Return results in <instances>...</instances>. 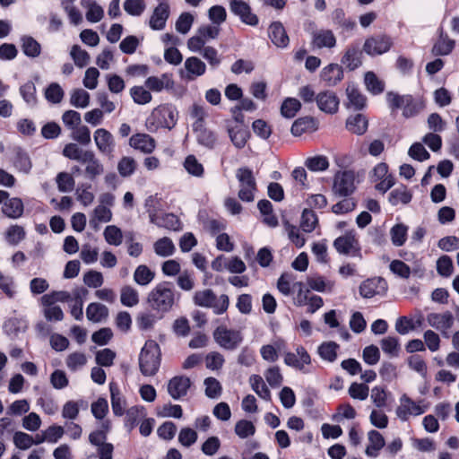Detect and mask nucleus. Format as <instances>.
Listing matches in <instances>:
<instances>
[{
	"label": "nucleus",
	"mask_w": 459,
	"mask_h": 459,
	"mask_svg": "<svg viewBox=\"0 0 459 459\" xmlns=\"http://www.w3.org/2000/svg\"><path fill=\"white\" fill-rule=\"evenodd\" d=\"M284 363L298 370L307 372L306 366L311 364V358L303 346H298L295 352H286L284 355Z\"/></svg>",
	"instance_id": "16"
},
{
	"label": "nucleus",
	"mask_w": 459,
	"mask_h": 459,
	"mask_svg": "<svg viewBox=\"0 0 459 459\" xmlns=\"http://www.w3.org/2000/svg\"><path fill=\"white\" fill-rule=\"evenodd\" d=\"M249 384L252 390L262 399L269 401L271 399V392L264 384V379L259 375H252L249 377Z\"/></svg>",
	"instance_id": "40"
},
{
	"label": "nucleus",
	"mask_w": 459,
	"mask_h": 459,
	"mask_svg": "<svg viewBox=\"0 0 459 459\" xmlns=\"http://www.w3.org/2000/svg\"><path fill=\"white\" fill-rule=\"evenodd\" d=\"M318 108L328 114H334L339 108V99L333 91H325L316 97Z\"/></svg>",
	"instance_id": "22"
},
{
	"label": "nucleus",
	"mask_w": 459,
	"mask_h": 459,
	"mask_svg": "<svg viewBox=\"0 0 459 459\" xmlns=\"http://www.w3.org/2000/svg\"><path fill=\"white\" fill-rule=\"evenodd\" d=\"M23 203L20 198H8L4 202L3 212L9 218L18 219L23 213Z\"/></svg>",
	"instance_id": "35"
},
{
	"label": "nucleus",
	"mask_w": 459,
	"mask_h": 459,
	"mask_svg": "<svg viewBox=\"0 0 459 459\" xmlns=\"http://www.w3.org/2000/svg\"><path fill=\"white\" fill-rule=\"evenodd\" d=\"M147 301L154 310L168 312L175 303V290L169 282L159 283L148 294Z\"/></svg>",
	"instance_id": "1"
},
{
	"label": "nucleus",
	"mask_w": 459,
	"mask_h": 459,
	"mask_svg": "<svg viewBox=\"0 0 459 459\" xmlns=\"http://www.w3.org/2000/svg\"><path fill=\"white\" fill-rule=\"evenodd\" d=\"M339 345L334 342H323L317 350L320 358L328 362H333L337 358Z\"/></svg>",
	"instance_id": "48"
},
{
	"label": "nucleus",
	"mask_w": 459,
	"mask_h": 459,
	"mask_svg": "<svg viewBox=\"0 0 459 459\" xmlns=\"http://www.w3.org/2000/svg\"><path fill=\"white\" fill-rule=\"evenodd\" d=\"M70 103L75 108H84L90 103V94L82 89H75L71 94Z\"/></svg>",
	"instance_id": "64"
},
{
	"label": "nucleus",
	"mask_w": 459,
	"mask_h": 459,
	"mask_svg": "<svg viewBox=\"0 0 459 459\" xmlns=\"http://www.w3.org/2000/svg\"><path fill=\"white\" fill-rule=\"evenodd\" d=\"M333 246L341 255L353 257L361 255L358 235L354 230H349L345 234L335 238Z\"/></svg>",
	"instance_id": "6"
},
{
	"label": "nucleus",
	"mask_w": 459,
	"mask_h": 459,
	"mask_svg": "<svg viewBox=\"0 0 459 459\" xmlns=\"http://www.w3.org/2000/svg\"><path fill=\"white\" fill-rule=\"evenodd\" d=\"M112 215L110 208L97 205L91 215L90 226L94 230H98L100 223H107L112 220Z\"/></svg>",
	"instance_id": "30"
},
{
	"label": "nucleus",
	"mask_w": 459,
	"mask_h": 459,
	"mask_svg": "<svg viewBox=\"0 0 459 459\" xmlns=\"http://www.w3.org/2000/svg\"><path fill=\"white\" fill-rule=\"evenodd\" d=\"M213 338L219 346L229 351L237 349L243 341L239 330L229 329L224 325H220L214 330Z\"/></svg>",
	"instance_id": "7"
},
{
	"label": "nucleus",
	"mask_w": 459,
	"mask_h": 459,
	"mask_svg": "<svg viewBox=\"0 0 459 459\" xmlns=\"http://www.w3.org/2000/svg\"><path fill=\"white\" fill-rule=\"evenodd\" d=\"M388 395L385 387L377 385L371 389L370 399L377 408L382 409L387 406Z\"/></svg>",
	"instance_id": "55"
},
{
	"label": "nucleus",
	"mask_w": 459,
	"mask_h": 459,
	"mask_svg": "<svg viewBox=\"0 0 459 459\" xmlns=\"http://www.w3.org/2000/svg\"><path fill=\"white\" fill-rule=\"evenodd\" d=\"M236 178L239 182V199L243 202H252L256 190L255 179L252 170L247 168H240L236 172Z\"/></svg>",
	"instance_id": "8"
},
{
	"label": "nucleus",
	"mask_w": 459,
	"mask_h": 459,
	"mask_svg": "<svg viewBox=\"0 0 459 459\" xmlns=\"http://www.w3.org/2000/svg\"><path fill=\"white\" fill-rule=\"evenodd\" d=\"M28 323L23 318L12 317L4 322L3 330L7 335H16L27 329Z\"/></svg>",
	"instance_id": "41"
},
{
	"label": "nucleus",
	"mask_w": 459,
	"mask_h": 459,
	"mask_svg": "<svg viewBox=\"0 0 459 459\" xmlns=\"http://www.w3.org/2000/svg\"><path fill=\"white\" fill-rule=\"evenodd\" d=\"M427 322L429 326L439 331L444 337H448V331L455 323V317L450 311L442 313H429L427 316Z\"/></svg>",
	"instance_id": "12"
},
{
	"label": "nucleus",
	"mask_w": 459,
	"mask_h": 459,
	"mask_svg": "<svg viewBox=\"0 0 459 459\" xmlns=\"http://www.w3.org/2000/svg\"><path fill=\"white\" fill-rule=\"evenodd\" d=\"M407 231H408L407 226H405L402 223L395 224L390 230V236H391L392 243L395 247L403 246L407 239Z\"/></svg>",
	"instance_id": "58"
},
{
	"label": "nucleus",
	"mask_w": 459,
	"mask_h": 459,
	"mask_svg": "<svg viewBox=\"0 0 459 459\" xmlns=\"http://www.w3.org/2000/svg\"><path fill=\"white\" fill-rule=\"evenodd\" d=\"M110 396H111V407L113 413L116 416H122L126 411V399L121 394L120 389L117 383L111 382L109 384Z\"/></svg>",
	"instance_id": "28"
},
{
	"label": "nucleus",
	"mask_w": 459,
	"mask_h": 459,
	"mask_svg": "<svg viewBox=\"0 0 459 459\" xmlns=\"http://www.w3.org/2000/svg\"><path fill=\"white\" fill-rule=\"evenodd\" d=\"M82 164L85 165V177L91 180H94L97 177L102 175L104 172L103 164L96 157L92 151L84 160V161L82 162Z\"/></svg>",
	"instance_id": "26"
},
{
	"label": "nucleus",
	"mask_w": 459,
	"mask_h": 459,
	"mask_svg": "<svg viewBox=\"0 0 459 459\" xmlns=\"http://www.w3.org/2000/svg\"><path fill=\"white\" fill-rule=\"evenodd\" d=\"M111 428V424L109 420H104L100 424V428L95 431H92L89 435V442L94 446H98L107 442V435L109 432Z\"/></svg>",
	"instance_id": "39"
},
{
	"label": "nucleus",
	"mask_w": 459,
	"mask_h": 459,
	"mask_svg": "<svg viewBox=\"0 0 459 459\" xmlns=\"http://www.w3.org/2000/svg\"><path fill=\"white\" fill-rule=\"evenodd\" d=\"M120 301L126 307L136 306L139 303L138 291L132 286H124L120 292Z\"/></svg>",
	"instance_id": "50"
},
{
	"label": "nucleus",
	"mask_w": 459,
	"mask_h": 459,
	"mask_svg": "<svg viewBox=\"0 0 459 459\" xmlns=\"http://www.w3.org/2000/svg\"><path fill=\"white\" fill-rule=\"evenodd\" d=\"M36 86L32 82H27L20 87V93L23 100L30 107L37 104Z\"/></svg>",
	"instance_id": "63"
},
{
	"label": "nucleus",
	"mask_w": 459,
	"mask_h": 459,
	"mask_svg": "<svg viewBox=\"0 0 459 459\" xmlns=\"http://www.w3.org/2000/svg\"><path fill=\"white\" fill-rule=\"evenodd\" d=\"M318 219L312 210L305 209L302 212L300 227L303 231L310 233L317 225Z\"/></svg>",
	"instance_id": "62"
},
{
	"label": "nucleus",
	"mask_w": 459,
	"mask_h": 459,
	"mask_svg": "<svg viewBox=\"0 0 459 459\" xmlns=\"http://www.w3.org/2000/svg\"><path fill=\"white\" fill-rule=\"evenodd\" d=\"M386 290L387 283L381 277L367 279L359 285V294L365 299L385 293Z\"/></svg>",
	"instance_id": "18"
},
{
	"label": "nucleus",
	"mask_w": 459,
	"mask_h": 459,
	"mask_svg": "<svg viewBox=\"0 0 459 459\" xmlns=\"http://www.w3.org/2000/svg\"><path fill=\"white\" fill-rule=\"evenodd\" d=\"M346 127L353 134H362L368 128V120L361 114H357L347 119Z\"/></svg>",
	"instance_id": "43"
},
{
	"label": "nucleus",
	"mask_w": 459,
	"mask_h": 459,
	"mask_svg": "<svg viewBox=\"0 0 459 459\" xmlns=\"http://www.w3.org/2000/svg\"><path fill=\"white\" fill-rule=\"evenodd\" d=\"M145 86L150 91L160 92L163 90H171L174 87V81L171 74H163L160 76L148 77Z\"/></svg>",
	"instance_id": "24"
},
{
	"label": "nucleus",
	"mask_w": 459,
	"mask_h": 459,
	"mask_svg": "<svg viewBox=\"0 0 459 459\" xmlns=\"http://www.w3.org/2000/svg\"><path fill=\"white\" fill-rule=\"evenodd\" d=\"M387 102L392 109L402 108L405 117L416 116L422 108L421 103L416 101L411 95H398L394 92L386 94Z\"/></svg>",
	"instance_id": "5"
},
{
	"label": "nucleus",
	"mask_w": 459,
	"mask_h": 459,
	"mask_svg": "<svg viewBox=\"0 0 459 459\" xmlns=\"http://www.w3.org/2000/svg\"><path fill=\"white\" fill-rule=\"evenodd\" d=\"M355 190V174L351 170L338 171L333 178V192L341 197L351 195Z\"/></svg>",
	"instance_id": "10"
},
{
	"label": "nucleus",
	"mask_w": 459,
	"mask_h": 459,
	"mask_svg": "<svg viewBox=\"0 0 459 459\" xmlns=\"http://www.w3.org/2000/svg\"><path fill=\"white\" fill-rule=\"evenodd\" d=\"M300 108L301 104L299 100L295 98H287L282 102L281 113L284 117L292 118L296 116Z\"/></svg>",
	"instance_id": "61"
},
{
	"label": "nucleus",
	"mask_w": 459,
	"mask_h": 459,
	"mask_svg": "<svg viewBox=\"0 0 459 459\" xmlns=\"http://www.w3.org/2000/svg\"><path fill=\"white\" fill-rule=\"evenodd\" d=\"M194 302L204 307H211L217 315L223 314L229 307L230 300L226 294L217 297L212 290L206 289L195 293Z\"/></svg>",
	"instance_id": "4"
},
{
	"label": "nucleus",
	"mask_w": 459,
	"mask_h": 459,
	"mask_svg": "<svg viewBox=\"0 0 459 459\" xmlns=\"http://www.w3.org/2000/svg\"><path fill=\"white\" fill-rule=\"evenodd\" d=\"M94 143L98 151L106 156H112L115 148L116 142L112 134L105 128H99L93 134Z\"/></svg>",
	"instance_id": "15"
},
{
	"label": "nucleus",
	"mask_w": 459,
	"mask_h": 459,
	"mask_svg": "<svg viewBox=\"0 0 459 459\" xmlns=\"http://www.w3.org/2000/svg\"><path fill=\"white\" fill-rule=\"evenodd\" d=\"M154 272L144 264L137 266L134 273V281L141 286H146L151 283L154 279Z\"/></svg>",
	"instance_id": "47"
},
{
	"label": "nucleus",
	"mask_w": 459,
	"mask_h": 459,
	"mask_svg": "<svg viewBox=\"0 0 459 459\" xmlns=\"http://www.w3.org/2000/svg\"><path fill=\"white\" fill-rule=\"evenodd\" d=\"M371 180L376 184L377 190L385 193L394 185V179L388 173V166L385 163H378L372 170Z\"/></svg>",
	"instance_id": "11"
},
{
	"label": "nucleus",
	"mask_w": 459,
	"mask_h": 459,
	"mask_svg": "<svg viewBox=\"0 0 459 459\" xmlns=\"http://www.w3.org/2000/svg\"><path fill=\"white\" fill-rule=\"evenodd\" d=\"M206 72V65L196 56H190L185 60L184 68L179 71L182 80L194 81L204 75Z\"/></svg>",
	"instance_id": "13"
},
{
	"label": "nucleus",
	"mask_w": 459,
	"mask_h": 459,
	"mask_svg": "<svg viewBox=\"0 0 459 459\" xmlns=\"http://www.w3.org/2000/svg\"><path fill=\"white\" fill-rule=\"evenodd\" d=\"M455 47V41L446 35H441L432 48L434 56H446L452 52Z\"/></svg>",
	"instance_id": "46"
},
{
	"label": "nucleus",
	"mask_w": 459,
	"mask_h": 459,
	"mask_svg": "<svg viewBox=\"0 0 459 459\" xmlns=\"http://www.w3.org/2000/svg\"><path fill=\"white\" fill-rule=\"evenodd\" d=\"M348 107L356 110L362 109L366 105V97L354 84H349L346 89Z\"/></svg>",
	"instance_id": "37"
},
{
	"label": "nucleus",
	"mask_w": 459,
	"mask_h": 459,
	"mask_svg": "<svg viewBox=\"0 0 459 459\" xmlns=\"http://www.w3.org/2000/svg\"><path fill=\"white\" fill-rule=\"evenodd\" d=\"M364 82L367 90L375 95L383 92L385 89L384 82L373 72L365 74Z\"/></svg>",
	"instance_id": "56"
},
{
	"label": "nucleus",
	"mask_w": 459,
	"mask_h": 459,
	"mask_svg": "<svg viewBox=\"0 0 459 459\" xmlns=\"http://www.w3.org/2000/svg\"><path fill=\"white\" fill-rule=\"evenodd\" d=\"M178 120V111L170 105L160 106L152 110L147 117L145 126L149 132H156L159 128L174 127Z\"/></svg>",
	"instance_id": "2"
},
{
	"label": "nucleus",
	"mask_w": 459,
	"mask_h": 459,
	"mask_svg": "<svg viewBox=\"0 0 459 459\" xmlns=\"http://www.w3.org/2000/svg\"><path fill=\"white\" fill-rule=\"evenodd\" d=\"M151 221L159 227H164L172 230H180V221L178 217L172 213L162 214L161 216L150 212Z\"/></svg>",
	"instance_id": "31"
},
{
	"label": "nucleus",
	"mask_w": 459,
	"mask_h": 459,
	"mask_svg": "<svg viewBox=\"0 0 459 459\" xmlns=\"http://www.w3.org/2000/svg\"><path fill=\"white\" fill-rule=\"evenodd\" d=\"M191 386L190 378L185 376H176L168 383V393L174 400H179L187 394Z\"/></svg>",
	"instance_id": "19"
},
{
	"label": "nucleus",
	"mask_w": 459,
	"mask_h": 459,
	"mask_svg": "<svg viewBox=\"0 0 459 459\" xmlns=\"http://www.w3.org/2000/svg\"><path fill=\"white\" fill-rule=\"evenodd\" d=\"M108 307L98 302H92L88 305L86 308V316L88 320L99 323L108 317Z\"/></svg>",
	"instance_id": "38"
},
{
	"label": "nucleus",
	"mask_w": 459,
	"mask_h": 459,
	"mask_svg": "<svg viewBox=\"0 0 459 459\" xmlns=\"http://www.w3.org/2000/svg\"><path fill=\"white\" fill-rule=\"evenodd\" d=\"M88 359L85 353L74 351L70 353L65 359V365L70 371L76 372L82 369L87 364Z\"/></svg>",
	"instance_id": "45"
},
{
	"label": "nucleus",
	"mask_w": 459,
	"mask_h": 459,
	"mask_svg": "<svg viewBox=\"0 0 459 459\" xmlns=\"http://www.w3.org/2000/svg\"><path fill=\"white\" fill-rule=\"evenodd\" d=\"M311 45L316 49H330L336 46V38L331 30H316L312 33Z\"/></svg>",
	"instance_id": "21"
},
{
	"label": "nucleus",
	"mask_w": 459,
	"mask_h": 459,
	"mask_svg": "<svg viewBox=\"0 0 459 459\" xmlns=\"http://www.w3.org/2000/svg\"><path fill=\"white\" fill-rule=\"evenodd\" d=\"M316 129V121L313 117H305L297 119L291 126V134L295 136H299L303 133L307 131H313Z\"/></svg>",
	"instance_id": "44"
},
{
	"label": "nucleus",
	"mask_w": 459,
	"mask_h": 459,
	"mask_svg": "<svg viewBox=\"0 0 459 459\" xmlns=\"http://www.w3.org/2000/svg\"><path fill=\"white\" fill-rule=\"evenodd\" d=\"M158 1L159 4L154 8L149 21L150 27L154 30H161L165 28L170 13L168 0Z\"/></svg>",
	"instance_id": "17"
},
{
	"label": "nucleus",
	"mask_w": 459,
	"mask_h": 459,
	"mask_svg": "<svg viewBox=\"0 0 459 459\" xmlns=\"http://www.w3.org/2000/svg\"><path fill=\"white\" fill-rule=\"evenodd\" d=\"M103 236L106 242L112 246H119L123 241V232L116 225H108L103 231Z\"/></svg>",
	"instance_id": "53"
},
{
	"label": "nucleus",
	"mask_w": 459,
	"mask_h": 459,
	"mask_svg": "<svg viewBox=\"0 0 459 459\" xmlns=\"http://www.w3.org/2000/svg\"><path fill=\"white\" fill-rule=\"evenodd\" d=\"M26 232L23 227L20 225H13L9 227L5 232V240L12 246L18 245L25 238Z\"/></svg>",
	"instance_id": "57"
},
{
	"label": "nucleus",
	"mask_w": 459,
	"mask_h": 459,
	"mask_svg": "<svg viewBox=\"0 0 459 459\" xmlns=\"http://www.w3.org/2000/svg\"><path fill=\"white\" fill-rule=\"evenodd\" d=\"M85 290L76 289L73 292V299L69 302L70 313L76 320H82L83 317V295Z\"/></svg>",
	"instance_id": "36"
},
{
	"label": "nucleus",
	"mask_w": 459,
	"mask_h": 459,
	"mask_svg": "<svg viewBox=\"0 0 459 459\" xmlns=\"http://www.w3.org/2000/svg\"><path fill=\"white\" fill-rule=\"evenodd\" d=\"M229 136L238 149H242L249 137V132L242 126H228Z\"/></svg>",
	"instance_id": "34"
},
{
	"label": "nucleus",
	"mask_w": 459,
	"mask_h": 459,
	"mask_svg": "<svg viewBox=\"0 0 459 459\" xmlns=\"http://www.w3.org/2000/svg\"><path fill=\"white\" fill-rule=\"evenodd\" d=\"M422 403L423 401L416 403L407 394H403L399 398V405L395 410L397 418L402 421H407L411 416H420L423 414L428 410V406L421 404Z\"/></svg>",
	"instance_id": "9"
},
{
	"label": "nucleus",
	"mask_w": 459,
	"mask_h": 459,
	"mask_svg": "<svg viewBox=\"0 0 459 459\" xmlns=\"http://www.w3.org/2000/svg\"><path fill=\"white\" fill-rule=\"evenodd\" d=\"M160 366V349L159 344L149 340L145 342L139 356V367L142 374L146 377L154 376Z\"/></svg>",
	"instance_id": "3"
},
{
	"label": "nucleus",
	"mask_w": 459,
	"mask_h": 459,
	"mask_svg": "<svg viewBox=\"0 0 459 459\" xmlns=\"http://www.w3.org/2000/svg\"><path fill=\"white\" fill-rule=\"evenodd\" d=\"M22 48L23 53L30 57H37L40 54L39 43L30 36H23L22 39Z\"/></svg>",
	"instance_id": "54"
},
{
	"label": "nucleus",
	"mask_w": 459,
	"mask_h": 459,
	"mask_svg": "<svg viewBox=\"0 0 459 459\" xmlns=\"http://www.w3.org/2000/svg\"><path fill=\"white\" fill-rule=\"evenodd\" d=\"M268 34L272 42L276 47L286 48L289 45L290 39L283 25L280 22H274L270 25Z\"/></svg>",
	"instance_id": "27"
},
{
	"label": "nucleus",
	"mask_w": 459,
	"mask_h": 459,
	"mask_svg": "<svg viewBox=\"0 0 459 459\" xmlns=\"http://www.w3.org/2000/svg\"><path fill=\"white\" fill-rule=\"evenodd\" d=\"M368 445L366 454L370 457H377L379 451L385 446V442L383 435L377 430H370L368 433Z\"/></svg>",
	"instance_id": "32"
},
{
	"label": "nucleus",
	"mask_w": 459,
	"mask_h": 459,
	"mask_svg": "<svg viewBox=\"0 0 459 459\" xmlns=\"http://www.w3.org/2000/svg\"><path fill=\"white\" fill-rule=\"evenodd\" d=\"M411 200V194L405 186H400L389 195V202L392 205L407 204Z\"/></svg>",
	"instance_id": "49"
},
{
	"label": "nucleus",
	"mask_w": 459,
	"mask_h": 459,
	"mask_svg": "<svg viewBox=\"0 0 459 459\" xmlns=\"http://www.w3.org/2000/svg\"><path fill=\"white\" fill-rule=\"evenodd\" d=\"M91 151L83 150L75 143H68L63 149V155L70 160L82 163Z\"/></svg>",
	"instance_id": "42"
},
{
	"label": "nucleus",
	"mask_w": 459,
	"mask_h": 459,
	"mask_svg": "<svg viewBox=\"0 0 459 459\" xmlns=\"http://www.w3.org/2000/svg\"><path fill=\"white\" fill-rule=\"evenodd\" d=\"M393 41L386 35H377L366 39L363 49L369 56L386 53L392 47Z\"/></svg>",
	"instance_id": "14"
},
{
	"label": "nucleus",
	"mask_w": 459,
	"mask_h": 459,
	"mask_svg": "<svg viewBox=\"0 0 459 459\" xmlns=\"http://www.w3.org/2000/svg\"><path fill=\"white\" fill-rule=\"evenodd\" d=\"M81 5L86 10L85 16L88 22L95 23L103 18L104 11L95 0H81Z\"/></svg>",
	"instance_id": "33"
},
{
	"label": "nucleus",
	"mask_w": 459,
	"mask_h": 459,
	"mask_svg": "<svg viewBox=\"0 0 459 459\" xmlns=\"http://www.w3.org/2000/svg\"><path fill=\"white\" fill-rule=\"evenodd\" d=\"M305 166L313 172L325 171L329 167V160L324 155L309 157L305 160Z\"/></svg>",
	"instance_id": "52"
},
{
	"label": "nucleus",
	"mask_w": 459,
	"mask_h": 459,
	"mask_svg": "<svg viewBox=\"0 0 459 459\" xmlns=\"http://www.w3.org/2000/svg\"><path fill=\"white\" fill-rule=\"evenodd\" d=\"M343 78V71L341 65L330 64L321 71V79L328 85L334 86Z\"/></svg>",
	"instance_id": "29"
},
{
	"label": "nucleus",
	"mask_w": 459,
	"mask_h": 459,
	"mask_svg": "<svg viewBox=\"0 0 459 459\" xmlns=\"http://www.w3.org/2000/svg\"><path fill=\"white\" fill-rule=\"evenodd\" d=\"M308 286L318 292H331L333 289L334 283L331 281H326L321 276L311 277L307 280Z\"/></svg>",
	"instance_id": "60"
},
{
	"label": "nucleus",
	"mask_w": 459,
	"mask_h": 459,
	"mask_svg": "<svg viewBox=\"0 0 459 459\" xmlns=\"http://www.w3.org/2000/svg\"><path fill=\"white\" fill-rule=\"evenodd\" d=\"M342 64L350 71H354L362 65V51L359 44H351L347 47Z\"/></svg>",
	"instance_id": "23"
},
{
	"label": "nucleus",
	"mask_w": 459,
	"mask_h": 459,
	"mask_svg": "<svg viewBox=\"0 0 459 459\" xmlns=\"http://www.w3.org/2000/svg\"><path fill=\"white\" fill-rule=\"evenodd\" d=\"M382 351L390 357H397L399 355L401 346L397 337L387 336L380 341Z\"/></svg>",
	"instance_id": "51"
},
{
	"label": "nucleus",
	"mask_w": 459,
	"mask_h": 459,
	"mask_svg": "<svg viewBox=\"0 0 459 459\" xmlns=\"http://www.w3.org/2000/svg\"><path fill=\"white\" fill-rule=\"evenodd\" d=\"M129 144L144 153H151L156 146L155 140L147 134H135L131 136Z\"/></svg>",
	"instance_id": "25"
},
{
	"label": "nucleus",
	"mask_w": 459,
	"mask_h": 459,
	"mask_svg": "<svg viewBox=\"0 0 459 459\" xmlns=\"http://www.w3.org/2000/svg\"><path fill=\"white\" fill-rule=\"evenodd\" d=\"M184 168L188 174L197 178L203 177L204 172L203 164L194 155H188L185 159Z\"/></svg>",
	"instance_id": "59"
},
{
	"label": "nucleus",
	"mask_w": 459,
	"mask_h": 459,
	"mask_svg": "<svg viewBox=\"0 0 459 459\" xmlns=\"http://www.w3.org/2000/svg\"><path fill=\"white\" fill-rule=\"evenodd\" d=\"M230 11L248 25L255 26L258 23L257 16L251 12L250 6L242 0L230 1Z\"/></svg>",
	"instance_id": "20"
}]
</instances>
